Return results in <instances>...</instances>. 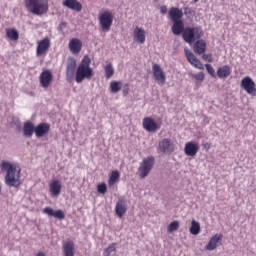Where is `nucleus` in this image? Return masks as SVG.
I'll use <instances>...</instances> for the list:
<instances>
[{
	"label": "nucleus",
	"instance_id": "obj_1",
	"mask_svg": "<svg viewBox=\"0 0 256 256\" xmlns=\"http://www.w3.org/2000/svg\"><path fill=\"white\" fill-rule=\"evenodd\" d=\"M2 171H6L5 183L8 187H19L21 185V168L9 161H2Z\"/></svg>",
	"mask_w": 256,
	"mask_h": 256
},
{
	"label": "nucleus",
	"instance_id": "obj_2",
	"mask_svg": "<svg viewBox=\"0 0 256 256\" xmlns=\"http://www.w3.org/2000/svg\"><path fill=\"white\" fill-rule=\"evenodd\" d=\"M93 68H91V58L89 55H85L78 65L75 73L76 83H83L85 79L91 81L93 79Z\"/></svg>",
	"mask_w": 256,
	"mask_h": 256
},
{
	"label": "nucleus",
	"instance_id": "obj_3",
	"mask_svg": "<svg viewBox=\"0 0 256 256\" xmlns=\"http://www.w3.org/2000/svg\"><path fill=\"white\" fill-rule=\"evenodd\" d=\"M24 5L33 15H45L49 11V2L47 0H25Z\"/></svg>",
	"mask_w": 256,
	"mask_h": 256
},
{
	"label": "nucleus",
	"instance_id": "obj_4",
	"mask_svg": "<svg viewBox=\"0 0 256 256\" xmlns=\"http://www.w3.org/2000/svg\"><path fill=\"white\" fill-rule=\"evenodd\" d=\"M204 32L201 27H186L182 33V38L185 41V43H195L196 39H201L203 37Z\"/></svg>",
	"mask_w": 256,
	"mask_h": 256
},
{
	"label": "nucleus",
	"instance_id": "obj_5",
	"mask_svg": "<svg viewBox=\"0 0 256 256\" xmlns=\"http://www.w3.org/2000/svg\"><path fill=\"white\" fill-rule=\"evenodd\" d=\"M153 165H155V157L149 156L145 158L138 168V173L140 179H145L149 173H151V169H153Z\"/></svg>",
	"mask_w": 256,
	"mask_h": 256
},
{
	"label": "nucleus",
	"instance_id": "obj_6",
	"mask_svg": "<svg viewBox=\"0 0 256 256\" xmlns=\"http://www.w3.org/2000/svg\"><path fill=\"white\" fill-rule=\"evenodd\" d=\"M98 21L102 31L107 33V31L111 30V26L113 25V13L110 11L102 12L98 17Z\"/></svg>",
	"mask_w": 256,
	"mask_h": 256
},
{
	"label": "nucleus",
	"instance_id": "obj_7",
	"mask_svg": "<svg viewBox=\"0 0 256 256\" xmlns=\"http://www.w3.org/2000/svg\"><path fill=\"white\" fill-rule=\"evenodd\" d=\"M241 87L248 93V95H252L253 97L256 95V84L255 81L249 76L244 77L241 80Z\"/></svg>",
	"mask_w": 256,
	"mask_h": 256
},
{
	"label": "nucleus",
	"instance_id": "obj_8",
	"mask_svg": "<svg viewBox=\"0 0 256 256\" xmlns=\"http://www.w3.org/2000/svg\"><path fill=\"white\" fill-rule=\"evenodd\" d=\"M143 129L148 131V133H155V131H159L161 129V124L155 122V119L151 117H145L142 120Z\"/></svg>",
	"mask_w": 256,
	"mask_h": 256
},
{
	"label": "nucleus",
	"instance_id": "obj_9",
	"mask_svg": "<svg viewBox=\"0 0 256 256\" xmlns=\"http://www.w3.org/2000/svg\"><path fill=\"white\" fill-rule=\"evenodd\" d=\"M50 47H51V39H49V37H45L44 39L38 41L37 48H36L37 57L46 55L47 51H49Z\"/></svg>",
	"mask_w": 256,
	"mask_h": 256
},
{
	"label": "nucleus",
	"instance_id": "obj_10",
	"mask_svg": "<svg viewBox=\"0 0 256 256\" xmlns=\"http://www.w3.org/2000/svg\"><path fill=\"white\" fill-rule=\"evenodd\" d=\"M75 69H77V60L75 58H68L66 65V79L69 83L73 81V75H75Z\"/></svg>",
	"mask_w": 256,
	"mask_h": 256
},
{
	"label": "nucleus",
	"instance_id": "obj_11",
	"mask_svg": "<svg viewBox=\"0 0 256 256\" xmlns=\"http://www.w3.org/2000/svg\"><path fill=\"white\" fill-rule=\"evenodd\" d=\"M158 151L161 153H171V151H175V144L170 138H164L158 143Z\"/></svg>",
	"mask_w": 256,
	"mask_h": 256
},
{
	"label": "nucleus",
	"instance_id": "obj_12",
	"mask_svg": "<svg viewBox=\"0 0 256 256\" xmlns=\"http://www.w3.org/2000/svg\"><path fill=\"white\" fill-rule=\"evenodd\" d=\"M185 55H186V59H187L188 63H190V65H192L196 69H200V70L205 69V66H203V63L201 62V60H199V58H197V56H195V54H193V52H191V50L185 49Z\"/></svg>",
	"mask_w": 256,
	"mask_h": 256
},
{
	"label": "nucleus",
	"instance_id": "obj_13",
	"mask_svg": "<svg viewBox=\"0 0 256 256\" xmlns=\"http://www.w3.org/2000/svg\"><path fill=\"white\" fill-rule=\"evenodd\" d=\"M152 71H153V77L157 81V83L159 85H165L166 76L161 66L159 64H154L152 66Z\"/></svg>",
	"mask_w": 256,
	"mask_h": 256
},
{
	"label": "nucleus",
	"instance_id": "obj_14",
	"mask_svg": "<svg viewBox=\"0 0 256 256\" xmlns=\"http://www.w3.org/2000/svg\"><path fill=\"white\" fill-rule=\"evenodd\" d=\"M147 32L142 27L136 26L133 30V40L139 45H143L147 38Z\"/></svg>",
	"mask_w": 256,
	"mask_h": 256
},
{
	"label": "nucleus",
	"instance_id": "obj_15",
	"mask_svg": "<svg viewBox=\"0 0 256 256\" xmlns=\"http://www.w3.org/2000/svg\"><path fill=\"white\" fill-rule=\"evenodd\" d=\"M68 49L72 55H79L83 49V42L78 38H72L68 43Z\"/></svg>",
	"mask_w": 256,
	"mask_h": 256
},
{
	"label": "nucleus",
	"instance_id": "obj_16",
	"mask_svg": "<svg viewBox=\"0 0 256 256\" xmlns=\"http://www.w3.org/2000/svg\"><path fill=\"white\" fill-rule=\"evenodd\" d=\"M184 153L187 157H195L199 153V143L197 142H187L184 147Z\"/></svg>",
	"mask_w": 256,
	"mask_h": 256
},
{
	"label": "nucleus",
	"instance_id": "obj_17",
	"mask_svg": "<svg viewBox=\"0 0 256 256\" xmlns=\"http://www.w3.org/2000/svg\"><path fill=\"white\" fill-rule=\"evenodd\" d=\"M49 131H51V125H49V123H45V122L38 124L34 128V133H35L36 137H38V138L45 137V135H47V133H49Z\"/></svg>",
	"mask_w": 256,
	"mask_h": 256
},
{
	"label": "nucleus",
	"instance_id": "obj_18",
	"mask_svg": "<svg viewBox=\"0 0 256 256\" xmlns=\"http://www.w3.org/2000/svg\"><path fill=\"white\" fill-rule=\"evenodd\" d=\"M43 213L45 215H48V217H55L56 219H59L60 221H63V219H65V212H63V210H61V209L55 211L51 207H45L43 209Z\"/></svg>",
	"mask_w": 256,
	"mask_h": 256
},
{
	"label": "nucleus",
	"instance_id": "obj_19",
	"mask_svg": "<svg viewBox=\"0 0 256 256\" xmlns=\"http://www.w3.org/2000/svg\"><path fill=\"white\" fill-rule=\"evenodd\" d=\"M62 5L64 7H67V9L76 11V13H80V11H83V5L80 4V2L77 0H64Z\"/></svg>",
	"mask_w": 256,
	"mask_h": 256
},
{
	"label": "nucleus",
	"instance_id": "obj_20",
	"mask_svg": "<svg viewBox=\"0 0 256 256\" xmlns=\"http://www.w3.org/2000/svg\"><path fill=\"white\" fill-rule=\"evenodd\" d=\"M53 81V74L49 70H44L40 74V84L42 87L46 89V87H49L51 85V82Z\"/></svg>",
	"mask_w": 256,
	"mask_h": 256
},
{
	"label": "nucleus",
	"instance_id": "obj_21",
	"mask_svg": "<svg viewBox=\"0 0 256 256\" xmlns=\"http://www.w3.org/2000/svg\"><path fill=\"white\" fill-rule=\"evenodd\" d=\"M115 213L117 217L121 219L125 213H127V204L125 202V198H119L116 206H115Z\"/></svg>",
	"mask_w": 256,
	"mask_h": 256
},
{
	"label": "nucleus",
	"instance_id": "obj_22",
	"mask_svg": "<svg viewBox=\"0 0 256 256\" xmlns=\"http://www.w3.org/2000/svg\"><path fill=\"white\" fill-rule=\"evenodd\" d=\"M223 241V235L222 234H215L212 236L206 245L207 251H215L217 249V245H219V242Z\"/></svg>",
	"mask_w": 256,
	"mask_h": 256
},
{
	"label": "nucleus",
	"instance_id": "obj_23",
	"mask_svg": "<svg viewBox=\"0 0 256 256\" xmlns=\"http://www.w3.org/2000/svg\"><path fill=\"white\" fill-rule=\"evenodd\" d=\"M168 17L172 22L182 21L181 19H183V10L177 7H172L168 12Z\"/></svg>",
	"mask_w": 256,
	"mask_h": 256
},
{
	"label": "nucleus",
	"instance_id": "obj_24",
	"mask_svg": "<svg viewBox=\"0 0 256 256\" xmlns=\"http://www.w3.org/2000/svg\"><path fill=\"white\" fill-rule=\"evenodd\" d=\"M193 51L196 55H203L207 51V42L203 39H198L193 46Z\"/></svg>",
	"mask_w": 256,
	"mask_h": 256
},
{
	"label": "nucleus",
	"instance_id": "obj_25",
	"mask_svg": "<svg viewBox=\"0 0 256 256\" xmlns=\"http://www.w3.org/2000/svg\"><path fill=\"white\" fill-rule=\"evenodd\" d=\"M64 256H75V243L73 241H67L62 246Z\"/></svg>",
	"mask_w": 256,
	"mask_h": 256
},
{
	"label": "nucleus",
	"instance_id": "obj_26",
	"mask_svg": "<svg viewBox=\"0 0 256 256\" xmlns=\"http://www.w3.org/2000/svg\"><path fill=\"white\" fill-rule=\"evenodd\" d=\"M231 75V66L224 65L217 69V77L219 79H227Z\"/></svg>",
	"mask_w": 256,
	"mask_h": 256
},
{
	"label": "nucleus",
	"instance_id": "obj_27",
	"mask_svg": "<svg viewBox=\"0 0 256 256\" xmlns=\"http://www.w3.org/2000/svg\"><path fill=\"white\" fill-rule=\"evenodd\" d=\"M173 23L172 33L174 35H181V33L183 34V31H185V24L183 23V20H178Z\"/></svg>",
	"mask_w": 256,
	"mask_h": 256
},
{
	"label": "nucleus",
	"instance_id": "obj_28",
	"mask_svg": "<svg viewBox=\"0 0 256 256\" xmlns=\"http://www.w3.org/2000/svg\"><path fill=\"white\" fill-rule=\"evenodd\" d=\"M50 192L52 193L53 197H58L61 195V182L59 180H54L50 183Z\"/></svg>",
	"mask_w": 256,
	"mask_h": 256
},
{
	"label": "nucleus",
	"instance_id": "obj_29",
	"mask_svg": "<svg viewBox=\"0 0 256 256\" xmlns=\"http://www.w3.org/2000/svg\"><path fill=\"white\" fill-rule=\"evenodd\" d=\"M6 37L10 41H19V31L15 28H8L6 29Z\"/></svg>",
	"mask_w": 256,
	"mask_h": 256
},
{
	"label": "nucleus",
	"instance_id": "obj_30",
	"mask_svg": "<svg viewBox=\"0 0 256 256\" xmlns=\"http://www.w3.org/2000/svg\"><path fill=\"white\" fill-rule=\"evenodd\" d=\"M24 137H33V133H35V126L33 123L26 122L23 128Z\"/></svg>",
	"mask_w": 256,
	"mask_h": 256
},
{
	"label": "nucleus",
	"instance_id": "obj_31",
	"mask_svg": "<svg viewBox=\"0 0 256 256\" xmlns=\"http://www.w3.org/2000/svg\"><path fill=\"white\" fill-rule=\"evenodd\" d=\"M121 177V174L119 173V170H114L111 172L108 180V185L111 187L119 181V178Z\"/></svg>",
	"mask_w": 256,
	"mask_h": 256
},
{
	"label": "nucleus",
	"instance_id": "obj_32",
	"mask_svg": "<svg viewBox=\"0 0 256 256\" xmlns=\"http://www.w3.org/2000/svg\"><path fill=\"white\" fill-rule=\"evenodd\" d=\"M189 231L191 235H199L201 233V224L195 220H192Z\"/></svg>",
	"mask_w": 256,
	"mask_h": 256
},
{
	"label": "nucleus",
	"instance_id": "obj_33",
	"mask_svg": "<svg viewBox=\"0 0 256 256\" xmlns=\"http://www.w3.org/2000/svg\"><path fill=\"white\" fill-rule=\"evenodd\" d=\"M104 72L106 79H111V77L115 75V69H113V65L111 63L105 66Z\"/></svg>",
	"mask_w": 256,
	"mask_h": 256
},
{
	"label": "nucleus",
	"instance_id": "obj_34",
	"mask_svg": "<svg viewBox=\"0 0 256 256\" xmlns=\"http://www.w3.org/2000/svg\"><path fill=\"white\" fill-rule=\"evenodd\" d=\"M110 91L111 93H119L121 91V82L112 81L110 83Z\"/></svg>",
	"mask_w": 256,
	"mask_h": 256
},
{
	"label": "nucleus",
	"instance_id": "obj_35",
	"mask_svg": "<svg viewBox=\"0 0 256 256\" xmlns=\"http://www.w3.org/2000/svg\"><path fill=\"white\" fill-rule=\"evenodd\" d=\"M116 245H117L116 243L110 244V245L103 251V256H111V254L117 250V248H115Z\"/></svg>",
	"mask_w": 256,
	"mask_h": 256
},
{
	"label": "nucleus",
	"instance_id": "obj_36",
	"mask_svg": "<svg viewBox=\"0 0 256 256\" xmlns=\"http://www.w3.org/2000/svg\"><path fill=\"white\" fill-rule=\"evenodd\" d=\"M177 229H179V221L177 220L171 222L167 227L168 233H173L174 231H177Z\"/></svg>",
	"mask_w": 256,
	"mask_h": 256
},
{
	"label": "nucleus",
	"instance_id": "obj_37",
	"mask_svg": "<svg viewBox=\"0 0 256 256\" xmlns=\"http://www.w3.org/2000/svg\"><path fill=\"white\" fill-rule=\"evenodd\" d=\"M205 68L207 73H209L211 77L213 78L217 77V74H215V68H213L211 64H205Z\"/></svg>",
	"mask_w": 256,
	"mask_h": 256
},
{
	"label": "nucleus",
	"instance_id": "obj_38",
	"mask_svg": "<svg viewBox=\"0 0 256 256\" xmlns=\"http://www.w3.org/2000/svg\"><path fill=\"white\" fill-rule=\"evenodd\" d=\"M192 79H195V81H205V73L199 72L198 74H192Z\"/></svg>",
	"mask_w": 256,
	"mask_h": 256
},
{
	"label": "nucleus",
	"instance_id": "obj_39",
	"mask_svg": "<svg viewBox=\"0 0 256 256\" xmlns=\"http://www.w3.org/2000/svg\"><path fill=\"white\" fill-rule=\"evenodd\" d=\"M97 191L98 193L105 195L107 193V184L105 183L98 184Z\"/></svg>",
	"mask_w": 256,
	"mask_h": 256
},
{
	"label": "nucleus",
	"instance_id": "obj_40",
	"mask_svg": "<svg viewBox=\"0 0 256 256\" xmlns=\"http://www.w3.org/2000/svg\"><path fill=\"white\" fill-rule=\"evenodd\" d=\"M202 59L208 63H213V54H203Z\"/></svg>",
	"mask_w": 256,
	"mask_h": 256
},
{
	"label": "nucleus",
	"instance_id": "obj_41",
	"mask_svg": "<svg viewBox=\"0 0 256 256\" xmlns=\"http://www.w3.org/2000/svg\"><path fill=\"white\" fill-rule=\"evenodd\" d=\"M123 95L127 96L129 95V84H125L122 89Z\"/></svg>",
	"mask_w": 256,
	"mask_h": 256
},
{
	"label": "nucleus",
	"instance_id": "obj_42",
	"mask_svg": "<svg viewBox=\"0 0 256 256\" xmlns=\"http://www.w3.org/2000/svg\"><path fill=\"white\" fill-rule=\"evenodd\" d=\"M160 13H162V15H165V13H167V6H165V5L161 6Z\"/></svg>",
	"mask_w": 256,
	"mask_h": 256
},
{
	"label": "nucleus",
	"instance_id": "obj_43",
	"mask_svg": "<svg viewBox=\"0 0 256 256\" xmlns=\"http://www.w3.org/2000/svg\"><path fill=\"white\" fill-rule=\"evenodd\" d=\"M36 256H45V253L39 252Z\"/></svg>",
	"mask_w": 256,
	"mask_h": 256
},
{
	"label": "nucleus",
	"instance_id": "obj_44",
	"mask_svg": "<svg viewBox=\"0 0 256 256\" xmlns=\"http://www.w3.org/2000/svg\"><path fill=\"white\" fill-rule=\"evenodd\" d=\"M204 147H207L209 149L210 145L209 144H205Z\"/></svg>",
	"mask_w": 256,
	"mask_h": 256
},
{
	"label": "nucleus",
	"instance_id": "obj_45",
	"mask_svg": "<svg viewBox=\"0 0 256 256\" xmlns=\"http://www.w3.org/2000/svg\"><path fill=\"white\" fill-rule=\"evenodd\" d=\"M204 147H207L209 149L210 145L209 144H205Z\"/></svg>",
	"mask_w": 256,
	"mask_h": 256
},
{
	"label": "nucleus",
	"instance_id": "obj_46",
	"mask_svg": "<svg viewBox=\"0 0 256 256\" xmlns=\"http://www.w3.org/2000/svg\"><path fill=\"white\" fill-rule=\"evenodd\" d=\"M199 2V0H194V3H198Z\"/></svg>",
	"mask_w": 256,
	"mask_h": 256
},
{
	"label": "nucleus",
	"instance_id": "obj_47",
	"mask_svg": "<svg viewBox=\"0 0 256 256\" xmlns=\"http://www.w3.org/2000/svg\"><path fill=\"white\" fill-rule=\"evenodd\" d=\"M0 193H1V186H0Z\"/></svg>",
	"mask_w": 256,
	"mask_h": 256
},
{
	"label": "nucleus",
	"instance_id": "obj_48",
	"mask_svg": "<svg viewBox=\"0 0 256 256\" xmlns=\"http://www.w3.org/2000/svg\"><path fill=\"white\" fill-rule=\"evenodd\" d=\"M154 1H158V0H154Z\"/></svg>",
	"mask_w": 256,
	"mask_h": 256
}]
</instances>
